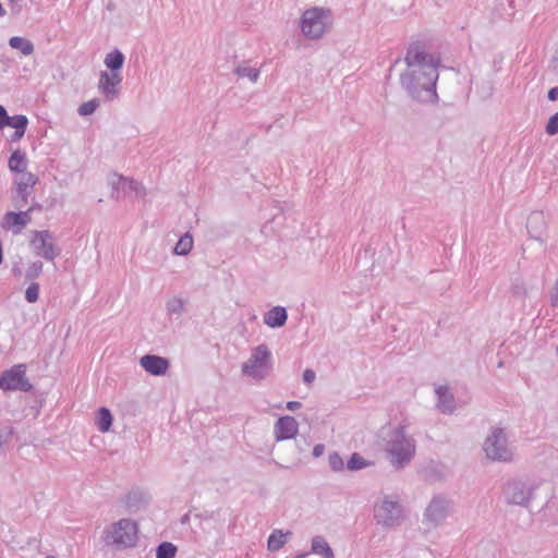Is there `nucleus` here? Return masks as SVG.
<instances>
[{
	"label": "nucleus",
	"instance_id": "dca6fc26",
	"mask_svg": "<svg viewBox=\"0 0 558 558\" xmlns=\"http://www.w3.org/2000/svg\"><path fill=\"white\" fill-rule=\"evenodd\" d=\"M436 408L442 414H452L456 410V399L447 386L438 385L435 387Z\"/></svg>",
	"mask_w": 558,
	"mask_h": 558
},
{
	"label": "nucleus",
	"instance_id": "72a5a7b5",
	"mask_svg": "<svg viewBox=\"0 0 558 558\" xmlns=\"http://www.w3.org/2000/svg\"><path fill=\"white\" fill-rule=\"evenodd\" d=\"M329 468L333 472H341L344 469V462L338 452H331L328 456Z\"/></svg>",
	"mask_w": 558,
	"mask_h": 558
},
{
	"label": "nucleus",
	"instance_id": "a878e982",
	"mask_svg": "<svg viewBox=\"0 0 558 558\" xmlns=\"http://www.w3.org/2000/svg\"><path fill=\"white\" fill-rule=\"evenodd\" d=\"M193 247V238L191 234L185 233L177 242L173 253L175 255L184 256L187 255Z\"/></svg>",
	"mask_w": 558,
	"mask_h": 558
},
{
	"label": "nucleus",
	"instance_id": "7c9ffc66",
	"mask_svg": "<svg viewBox=\"0 0 558 558\" xmlns=\"http://www.w3.org/2000/svg\"><path fill=\"white\" fill-rule=\"evenodd\" d=\"M177 554V547L169 542L161 543L156 550V558H173Z\"/></svg>",
	"mask_w": 558,
	"mask_h": 558
},
{
	"label": "nucleus",
	"instance_id": "f257e3e1",
	"mask_svg": "<svg viewBox=\"0 0 558 558\" xmlns=\"http://www.w3.org/2000/svg\"><path fill=\"white\" fill-rule=\"evenodd\" d=\"M404 62L407 70L400 75V84L407 93L422 102L437 100L439 58L427 52L422 44L413 43L408 47Z\"/></svg>",
	"mask_w": 558,
	"mask_h": 558
},
{
	"label": "nucleus",
	"instance_id": "f03ea898",
	"mask_svg": "<svg viewBox=\"0 0 558 558\" xmlns=\"http://www.w3.org/2000/svg\"><path fill=\"white\" fill-rule=\"evenodd\" d=\"M379 445L395 470L404 469L416 453L415 439L401 424L383 428L379 434Z\"/></svg>",
	"mask_w": 558,
	"mask_h": 558
},
{
	"label": "nucleus",
	"instance_id": "6ab92c4d",
	"mask_svg": "<svg viewBox=\"0 0 558 558\" xmlns=\"http://www.w3.org/2000/svg\"><path fill=\"white\" fill-rule=\"evenodd\" d=\"M37 182V177L31 172H25L16 181V192L17 195L24 201L27 202L28 196L32 194V190Z\"/></svg>",
	"mask_w": 558,
	"mask_h": 558
},
{
	"label": "nucleus",
	"instance_id": "412c9836",
	"mask_svg": "<svg viewBox=\"0 0 558 558\" xmlns=\"http://www.w3.org/2000/svg\"><path fill=\"white\" fill-rule=\"evenodd\" d=\"M27 163L26 154L17 149L10 156L8 166L12 172L25 173Z\"/></svg>",
	"mask_w": 558,
	"mask_h": 558
},
{
	"label": "nucleus",
	"instance_id": "4468645a",
	"mask_svg": "<svg viewBox=\"0 0 558 558\" xmlns=\"http://www.w3.org/2000/svg\"><path fill=\"white\" fill-rule=\"evenodd\" d=\"M299 432V423L293 416L284 415L279 417L274 425V437L276 441L293 439Z\"/></svg>",
	"mask_w": 558,
	"mask_h": 558
},
{
	"label": "nucleus",
	"instance_id": "c9c22d12",
	"mask_svg": "<svg viewBox=\"0 0 558 558\" xmlns=\"http://www.w3.org/2000/svg\"><path fill=\"white\" fill-rule=\"evenodd\" d=\"M545 130L548 135H556L558 133V111L549 118Z\"/></svg>",
	"mask_w": 558,
	"mask_h": 558
},
{
	"label": "nucleus",
	"instance_id": "c756f323",
	"mask_svg": "<svg viewBox=\"0 0 558 558\" xmlns=\"http://www.w3.org/2000/svg\"><path fill=\"white\" fill-rule=\"evenodd\" d=\"M373 463L365 460L362 456L354 452L347 462V469L350 471H359L371 466Z\"/></svg>",
	"mask_w": 558,
	"mask_h": 558
},
{
	"label": "nucleus",
	"instance_id": "a211bd4d",
	"mask_svg": "<svg viewBox=\"0 0 558 558\" xmlns=\"http://www.w3.org/2000/svg\"><path fill=\"white\" fill-rule=\"evenodd\" d=\"M263 320L269 328H280L284 326L288 320L286 307L280 305L274 306L264 314Z\"/></svg>",
	"mask_w": 558,
	"mask_h": 558
},
{
	"label": "nucleus",
	"instance_id": "4c0bfd02",
	"mask_svg": "<svg viewBox=\"0 0 558 558\" xmlns=\"http://www.w3.org/2000/svg\"><path fill=\"white\" fill-rule=\"evenodd\" d=\"M316 378V374L313 369H305L304 373H303V381L306 384V385H312L314 383Z\"/></svg>",
	"mask_w": 558,
	"mask_h": 558
},
{
	"label": "nucleus",
	"instance_id": "c03bdc74",
	"mask_svg": "<svg viewBox=\"0 0 558 558\" xmlns=\"http://www.w3.org/2000/svg\"><path fill=\"white\" fill-rule=\"evenodd\" d=\"M25 134V131H20V130H15L13 136H12V140L13 141H19L21 140Z\"/></svg>",
	"mask_w": 558,
	"mask_h": 558
},
{
	"label": "nucleus",
	"instance_id": "9d476101",
	"mask_svg": "<svg viewBox=\"0 0 558 558\" xmlns=\"http://www.w3.org/2000/svg\"><path fill=\"white\" fill-rule=\"evenodd\" d=\"M108 184L111 187L110 197L117 201L131 196L132 194L136 197H143L145 195V189L140 182L118 173H111L108 177Z\"/></svg>",
	"mask_w": 558,
	"mask_h": 558
},
{
	"label": "nucleus",
	"instance_id": "393cba45",
	"mask_svg": "<svg viewBox=\"0 0 558 558\" xmlns=\"http://www.w3.org/2000/svg\"><path fill=\"white\" fill-rule=\"evenodd\" d=\"M11 48L20 50L24 56H29L34 52L33 43L24 37L13 36L9 39Z\"/></svg>",
	"mask_w": 558,
	"mask_h": 558
},
{
	"label": "nucleus",
	"instance_id": "2f4dec72",
	"mask_svg": "<svg viewBox=\"0 0 558 558\" xmlns=\"http://www.w3.org/2000/svg\"><path fill=\"white\" fill-rule=\"evenodd\" d=\"M27 124H28V119L26 118V116L17 114L14 117H9L8 123L5 124V126H11V128H14L15 130H20V131H26Z\"/></svg>",
	"mask_w": 558,
	"mask_h": 558
},
{
	"label": "nucleus",
	"instance_id": "e433bc0d",
	"mask_svg": "<svg viewBox=\"0 0 558 558\" xmlns=\"http://www.w3.org/2000/svg\"><path fill=\"white\" fill-rule=\"evenodd\" d=\"M43 271V263L34 262L26 271L27 278H35Z\"/></svg>",
	"mask_w": 558,
	"mask_h": 558
},
{
	"label": "nucleus",
	"instance_id": "39448f33",
	"mask_svg": "<svg viewBox=\"0 0 558 558\" xmlns=\"http://www.w3.org/2000/svg\"><path fill=\"white\" fill-rule=\"evenodd\" d=\"M332 25V14L329 9L314 7L304 11L301 17V32L308 39H318Z\"/></svg>",
	"mask_w": 558,
	"mask_h": 558
},
{
	"label": "nucleus",
	"instance_id": "49530a36",
	"mask_svg": "<svg viewBox=\"0 0 558 558\" xmlns=\"http://www.w3.org/2000/svg\"><path fill=\"white\" fill-rule=\"evenodd\" d=\"M307 554H300L298 556H295L294 558H306Z\"/></svg>",
	"mask_w": 558,
	"mask_h": 558
},
{
	"label": "nucleus",
	"instance_id": "473e14b6",
	"mask_svg": "<svg viewBox=\"0 0 558 558\" xmlns=\"http://www.w3.org/2000/svg\"><path fill=\"white\" fill-rule=\"evenodd\" d=\"M99 105H100V101L98 99H96V98L90 99L86 102H83L78 107L77 112L82 117L93 114L96 111V109L99 107Z\"/></svg>",
	"mask_w": 558,
	"mask_h": 558
},
{
	"label": "nucleus",
	"instance_id": "cd10ccee",
	"mask_svg": "<svg viewBox=\"0 0 558 558\" xmlns=\"http://www.w3.org/2000/svg\"><path fill=\"white\" fill-rule=\"evenodd\" d=\"M234 72L235 74L239 76V77H246L248 78L252 83H256L258 77H259V70L256 69V68H252V66H248V65H244V64H240L238 65L235 69H234Z\"/></svg>",
	"mask_w": 558,
	"mask_h": 558
},
{
	"label": "nucleus",
	"instance_id": "f704fd0d",
	"mask_svg": "<svg viewBox=\"0 0 558 558\" xmlns=\"http://www.w3.org/2000/svg\"><path fill=\"white\" fill-rule=\"evenodd\" d=\"M25 299L28 303H35L39 299V284L37 282H32L26 291Z\"/></svg>",
	"mask_w": 558,
	"mask_h": 558
},
{
	"label": "nucleus",
	"instance_id": "f3484780",
	"mask_svg": "<svg viewBox=\"0 0 558 558\" xmlns=\"http://www.w3.org/2000/svg\"><path fill=\"white\" fill-rule=\"evenodd\" d=\"M31 221V213L26 211H10L7 213L3 219V227L12 229L15 234L20 233L22 229Z\"/></svg>",
	"mask_w": 558,
	"mask_h": 558
},
{
	"label": "nucleus",
	"instance_id": "ea45409f",
	"mask_svg": "<svg viewBox=\"0 0 558 558\" xmlns=\"http://www.w3.org/2000/svg\"><path fill=\"white\" fill-rule=\"evenodd\" d=\"M8 112L3 106L0 105V129H3L8 123Z\"/></svg>",
	"mask_w": 558,
	"mask_h": 558
},
{
	"label": "nucleus",
	"instance_id": "f8f14e48",
	"mask_svg": "<svg viewBox=\"0 0 558 558\" xmlns=\"http://www.w3.org/2000/svg\"><path fill=\"white\" fill-rule=\"evenodd\" d=\"M33 388L26 377V367L24 364H17L2 373L0 376V389L9 391L27 392Z\"/></svg>",
	"mask_w": 558,
	"mask_h": 558
},
{
	"label": "nucleus",
	"instance_id": "a18cd8bd",
	"mask_svg": "<svg viewBox=\"0 0 558 558\" xmlns=\"http://www.w3.org/2000/svg\"><path fill=\"white\" fill-rule=\"evenodd\" d=\"M551 501H547L546 505L544 506L543 508V513L546 514L547 510H549L551 508Z\"/></svg>",
	"mask_w": 558,
	"mask_h": 558
},
{
	"label": "nucleus",
	"instance_id": "0eeeda50",
	"mask_svg": "<svg viewBox=\"0 0 558 558\" xmlns=\"http://www.w3.org/2000/svg\"><path fill=\"white\" fill-rule=\"evenodd\" d=\"M403 509L397 496L385 495L374 505V519L377 524L393 527L401 523Z\"/></svg>",
	"mask_w": 558,
	"mask_h": 558
},
{
	"label": "nucleus",
	"instance_id": "79ce46f5",
	"mask_svg": "<svg viewBox=\"0 0 558 558\" xmlns=\"http://www.w3.org/2000/svg\"><path fill=\"white\" fill-rule=\"evenodd\" d=\"M548 99L551 101H555L558 99V86L549 89Z\"/></svg>",
	"mask_w": 558,
	"mask_h": 558
},
{
	"label": "nucleus",
	"instance_id": "b1692460",
	"mask_svg": "<svg viewBox=\"0 0 558 558\" xmlns=\"http://www.w3.org/2000/svg\"><path fill=\"white\" fill-rule=\"evenodd\" d=\"M147 502H148L147 495L140 490L130 492L125 499L126 507L132 512L140 510L141 507L146 505Z\"/></svg>",
	"mask_w": 558,
	"mask_h": 558
},
{
	"label": "nucleus",
	"instance_id": "de8ad7c7",
	"mask_svg": "<svg viewBox=\"0 0 558 558\" xmlns=\"http://www.w3.org/2000/svg\"><path fill=\"white\" fill-rule=\"evenodd\" d=\"M46 558H54L53 556H47Z\"/></svg>",
	"mask_w": 558,
	"mask_h": 558
},
{
	"label": "nucleus",
	"instance_id": "ddd939ff",
	"mask_svg": "<svg viewBox=\"0 0 558 558\" xmlns=\"http://www.w3.org/2000/svg\"><path fill=\"white\" fill-rule=\"evenodd\" d=\"M121 83V73L100 72L97 87L105 101H112L119 96Z\"/></svg>",
	"mask_w": 558,
	"mask_h": 558
},
{
	"label": "nucleus",
	"instance_id": "bb28decb",
	"mask_svg": "<svg viewBox=\"0 0 558 558\" xmlns=\"http://www.w3.org/2000/svg\"><path fill=\"white\" fill-rule=\"evenodd\" d=\"M112 415L107 408H100L97 415V427L100 432L106 433L112 425Z\"/></svg>",
	"mask_w": 558,
	"mask_h": 558
},
{
	"label": "nucleus",
	"instance_id": "1a4fd4ad",
	"mask_svg": "<svg viewBox=\"0 0 558 558\" xmlns=\"http://www.w3.org/2000/svg\"><path fill=\"white\" fill-rule=\"evenodd\" d=\"M454 512L453 501L442 494L434 495L423 513V523L428 527H437Z\"/></svg>",
	"mask_w": 558,
	"mask_h": 558
},
{
	"label": "nucleus",
	"instance_id": "20e7f679",
	"mask_svg": "<svg viewBox=\"0 0 558 558\" xmlns=\"http://www.w3.org/2000/svg\"><path fill=\"white\" fill-rule=\"evenodd\" d=\"M542 484V480L529 476L510 480L505 485L504 498L508 505L527 508Z\"/></svg>",
	"mask_w": 558,
	"mask_h": 558
},
{
	"label": "nucleus",
	"instance_id": "aec40b11",
	"mask_svg": "<svg viewBox=\"0 0 558 558\" xmlns=\"http://www.w3.org/2000/svg\"><path fill=\"white\" fill-rule=\"evenodd\" d=\"M311 553L322 558H333V551L322 535H316L311 542Z\"/></svg>",
	"mask_w": 558,
	"mask_h": 558
},
{
	"label": "nucleus",
	"instance_id": "423d86ee",
	"mask_svg": "<svg viewBox=\"0 0 558 558\" xmlns=\"http://www.w3.org/2000/svg\"><path fill=\"white\" fill-rule=\"evenodd\" d=\"M272 369V354L265 343L253 348L251 355L241 366L242 374L254 379H265Z\"/></svg>",
	"mask_w": 558,
	"mask_h": 558
},
{
	"label": "nucleus",
	"instance_id": "9b49d317",
	"mask_svg": "<svg viewBox=\"0 0 558 558\" xmlns=\"http://www.w3.org/2000/svg\"><path fill=\"white\" fill-rule=\"evenodd\" d=\"M31 246L37 256L52 262L60 255V247L56 244L53 234L48 230L34 231Z\"/></svg>",
	"mask_w": 558,
	"mask_h": 558
},
{
	"label": "nucleus",
	"instance_id": "c85d7f7f",
	"mask_svg": "<svg viewBox=\"0 0 558 558\" xmlns=\"http://www.w3.org/2000/svg\"><path fill=\"white\" fill-rule=\"evenodd\" d=\"M166 308L169 315L180 316L185 311V301L182 298L173 296L168 300Z\"/></svg>",
	"mask_w": 558,
	"mask_h": 558
},
{
	"label": "nucleus",
	"instance_id": "2eb2a0df",
	"mask_svg": "<svg viewBox=\"0 0 558 558\" xmlns=\"http://www.w3.org/2000/svg\"><path fill=\"white\" fill-rule=\"evenodd\" d=\"M140 365L150 375L162 376L169 368V361L162 356L146 354L140 359Z\"/></svg>",
	"mask_w": 558,
	"mask_h": 558
},
{
	"label": "nucleus",
	"instance_id": "5701e85b",
	"mask_svg": "<svg viewBox=\"0 0 558 558\" xmlns=\"http://www.w3.org/2000/svg\"><path fill=\"white\" fill-rule=\"evenodd\" d=\"M291 532L284 533L282 530H274L268 537L267 547L270 551H277L284 546Z\"/></svg>",
	"mask_w": 558,
	"mask_h": 558
},
{
	"label": "nucleus",
	"instance_id": "4be33fe9",
	"mask_svg": "<svg viewBox=\"0 0 558 558\" xmlns=\"http://www.w3.org/2000/svg\"><path fill=\"white\" fill-rule=\"evenodd\" d=\"M124 59L125 58H124L123 53L120 50L114 49V50L110 51L109 53H107V56L104 60V63L107 66V69L110 70V72L121 73V69L123 66Z\"/></svg>",
	"mask_w": 558,
	"mask_h": 558
},
{
	"label": "nucleus",
	"instance_id": "37998d69",
	"mask_svg": "<svg viewBox=\"0 0 558 558\" xmlns=\"http://www.w3.org/2000/svg\"><path fill=\"white\" fill-rule=\"evenodd\" d=\"M301 405H302V404H301V402H299V401H289V402L287 403V409H288L289 411H296L298 409H300V408H301Z\"/></svg>",
	"mask_w": 558,
	"mask_h": 558
},
{
	"label": "nucleus",
	"instance_id": "7ed1b4c3",
	"mask_svg": "<svg viewBox=\"0 0 558 558\" xmlns=\"http://www.w3.org/2000/svg\"><path fill=\"white\" fill-rule=\"evenodd\" d=\"M102 541L106 546L117 550L132 548L138 537L137 523L129 518L120 519L107 525L102 531Z\"/></svg>",
	"mask_w": 558,
	"mask_h": 558
},
{
	"label": "nucleus",
	"instance_id": "a19ab883",
	"mask_svg": "<svg viewBox=\"0 0 558 558\" xmlns=\"http://www.w3.org/2000/svg\"><path fill=\"white\" fill-rule=\"evenodd\" d=\"M324 451H325V446L323 444H317L313 448V456L315 458H318L324 453Z\"/></svg>",
	"mask_w": 558,
	"mask_h": 558
},
{
	"label": "nucleus",
	"instance_id": "6e6552de",
	"mask_svg": "<svg viewBox=\"0 0 558 558\" xmlns=\"http://www.w3.org/2000/svg\"><path fill=\"white\" fill-rule=\"evenodd\" d=\"M483 450L492 461L510 462L513 459V448L502 428L492 429L484 441Z\"/></svg>",
	"mask_w": 558,
	"mask_h": 558
},
{
	"label": "nucleus",
	"instance_id": "58836bf2",
	"mask_svg": "<svg viewBox=\"0 0 558 558\" xmlns=\"http://www.w3.org/2000/svg\"><path fill=\"white\" fill-rule=\"evenodd\" d=\"M542 220L543 218L539 214H534L529 218L527 228L531 234H533V223Z\"/></svg>",
	"mask_w": 558,
	"mask_h": 558
}]
</instances>
